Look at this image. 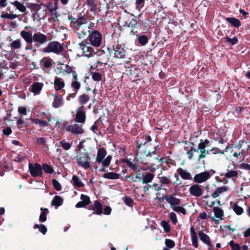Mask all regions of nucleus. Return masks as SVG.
Segmentation results:
<instances>
[{"mask_svg":"<svg viewBox=\"0 0 250 250\" xmlns=\"http://www.w3.org/2000/svg\"><path fill=\"white\" fill-rule=\"evenodd\" d=\"M123 163H125L127 167L131 168L135 171H139L138 165L137 164L133 163L132 162L128 160H124L123 161Z\"/></svg>","mask_w":250,"mask_h":250,"instance_id":"obj_32","label":"nucleus"},{"mask_svg":"<svg viewBox=\"0 0 250 250\" xmlns=\"http://www.w3.org/2000/svg\"><path fill=\"white\" fill-rule=\"evenodd\" d=\"M63 49L62 46L58 42H49L47 45L42 49L44 53H53L56 54L61 53Z\"/></svg>","mask_w":250,"mask_h":250,"instance_id":"obj_4","label":"nucleus"},{"mask_svg":"<svg viewBox=\"0 0 250 250\" xmlns=\"http://www.w3.org/2000/svg\"><path fill=\"white\" fill-rule=\"evenodd\" d=\"M89 100V97L88 95L83 94L80 96L79 98L80 103L83 104L87 103Z\"/></svg>","mask_w":250,"mask_h":250,"instance_id":"obj_47","label":"nucleus"},{"mask_svg":"<svg viewBox=\"0 0 250 250\" xmlns=\"http://www.w3.org/2000/svg\"><path fill=\"white\" fill-rule=\"evenodd\" d=\"M213 211L216 218L220 219V220L223 219L224 211L221 208L218 207H214Z\"/></svg>","mask_w":250,"mask_h":250,"instance_id":"obj_31","label":"nucleus"},{"mask_svg":"<svg viewBox=\"0 0 250 250\" xmlns=\"http://www.w3.org/2000/svg\"><path fill=\"white\" fill-rule=\"evenodd\" d=\"M87 4L90 7L91 11L94 12L97 9L96 5L94 0H87Z\"/></svg>","mask_w":250,"mask_h":250,"instance_id":"obj_41","label":"nucleus"},{"mask_svg":"<svg viewBox=\"0 0 250 250\" xmlns=\"http://www.w3.org/2000/svg\"><path fill=\"white\" fill-rule=\"evenodd\" d=\"M226 21L230 23L234 27H238L241 25L240 21L239 20L234 18L228 17L226 18Z\"/></svg>","mask_w":250,"mask_h":250,"instance_id":"obj_36","label":"nucleus"},{"mask_svg":"<svg viewBox=\"0 0 250 250\" xmlns=\"http://www.w3.org/2000/svg\"><path fill=\"white\" fill-rule=\"evenodd\" d=\"M83 105L76 110L75 121L77 123H84L85 121V112L83 110Z\"/></svg>","mask_w":250,"mask_h":250,"instance_id":"obj_14","label":"nucleus"},{"mask_svg":"<svg viewBox=\"0 0 250 250\" xmlns=\"http://www.w3.org/2000/svg\"><path fill=\"white\" fill-rule=\"evenodd\" d=\"M41 210L42 211V212L40 215L39 221L41 222H44L46 220V215L49 211L47 208H41Z\"/></svg>","mask_w":250,"mask_h":250,"instance_id":"obj_33","label":"nucleus"},{"mask_svg":"<svg viewBox=\"0 0 250 250\" xmlns=\"http://www.w3.org/2000/svg\"><path fill=\"white\" fill-rule=\"evenodd\" d=\"M233 156L234 157H236V158H238L239 157V159H240V161L243 160L244 158V156L243 155L242 152H240L239 153L234 152L233 154Z\"/></svg>","mask_w":250,"mask_h":250,"instance_id":"obj_63","label":"nucleus"},{"mask_svg":"<svg viewBox=\"0 0 250 250\" xmlns=\"http://www.w3.org/2000/svg\"><path fill=\"white\" fill-rule=\"evenodd\" d=\"M138 41L141 44L145 45L148 42V38L145 35H141L138 36Z\"/></svg>","mask_w":250,"mask_h":250,"instance_id":"obj_46","label":"nucleus"},{"mask_svg":"<svg viewBox=\"0 0 250 250\" xmlns=\"http://www.w3.org/2000/svg\"><path fill=\"white\" fill-rule=\"evenodd\" d=\"M103 177L110 180H116L119 178L120 175L115 172H109L104 173Z\"/></svg>","mask_w":250,"mask_h":250,"instance_id":"obj_28","label":"nucleus"},{"mask_svg":"<svg viewBox=\"0 0 250 250\" xmlns=\"http://www.w3.org/2000/svg\"><path fill=\"white\" fill-rule=\"evenodd\" d=\"M169 217L173 224H175L177 223V215L174 212L169 213Z\"/></svg>","mask_w":250,"mask_h":250,"instance_id":"obj_55","label":"nucleus"},{"mask_svg":"<svg viewBox=\"0 0 250 250\" xmlns=\"http://www.w3.org/2000/svg\"><path fill=\"white\" fill-rule=\"evenodd\" d=\"M165 244L168 248H172L175 246V243L173 241L170 239H166L165 240Z\"/></svg>","mask_w":250,"mask_h":250,"instance_id":"obj_57","label":"nucleus"},{"mask_svg":"<svg viewBox=\"0 0 250 250\" xmlns=\"http://www.w3.org/2000/svg\"><path fill=\"white\" fill-rule=\"evenodd\" d=\"M18 112L21 115L26 114V108L24 107H20L18 108Z\"/></svg>","mask_w":250,"mask_h":250,"instance_id":"obj_64","label":"nucleus"},{"mask_svg":"<svg viewBox=\"0 0 250 250\" xmlns=\"http://www.w3.org/2000/svg\"><path fill=\"white\" fill-rule=\"evenodd\" d=\"M33 228L35 229H39V230L43 234H45L47 231V229L46 227L42 224H36L34 226Z\"/></svg>","mask_w":250,"mask_h":250,"instance_id":"obj_43","label":"nucleus"},{"mask_svg":"<svg viewBox=\"0 0 250 250\" xmlns=\"http://www.w3.org/2000/svg\"><path fill=\"white\" fill-rule=\"evenodd\" d=\"M92 78L95 81L99 82L102 80V76L100 73L95 72L92 73Z\"/></svg>","mask_w":250,"mask_h":250,"instance_id":"obj_50","label":"nucleus"},{"mask_svg":"<svg viewBox=\"0 0 250 250\" xmlns=\"http://www.w3.org/2000/svg\"><path fill=\"white\" fill-rule=\"evenodd\" d=\"M63 104L62 96L57 93L54 96V100L52 103V106L55 108H59Z\"/></svg>","mask_w":250,"mask_h":250,"instance_id":"obj_20","label":"nucleus"},{"mask_svg":"<svg viewBox=\"0 0 250 250\" xmlns=\"http://www.w3.org/2000/svg\"><path fill=\"white\" fill-rule=\"evenodd\" d=\"M154 175L151 173H147L146 175L144 176L143 178L142 183L143 184H147L152 181L153 179L154 178Z\"/></svg>","mask_w":250,"mask_h":250,"instance_id":"obj_37","label":"nucleus"},{"mask_svg":"<svg viewBox=\"0 0 250 250\" xmlns=\"http://www.w3.org/2000/svg\"><path fill=\"white\" fill-rule=\"evenodd\" d=\"M42 169L43 171L47 173H52L53 172V169L49 165L46 164H43L42 166Z\"/></svg>","mask_w":250,"mask_h":250,"instance_id":"obj_44","label":"nucleus"},{"mask_svg":"<svg viewBox=\"0 0 250 250\" xmlns=\"http://www.w3.org/2000/svg\"><path fill=\"white\" fill-rule=\"evenodd\" d=\"M166 201L170 205L171 208L175 212L181 213L183 215H186L187 213V210L182 206H180L181 200L172 195L168 194L164 197Z\"/></svg>","mask_w":250,"mask_h":250,"instance_id":"obj_2","label":"nucleus"},{"mask_svg":"<svg viewBox=\"0 0 250 250\" xmlns=\"http://www.w3.org/2000/svg\"><path fill=\"white\" fill-rule=\"evenodd\" d=\"M145 4V0H135L136 9L140 11Z\"/></svg>","mask_w":250,"mask_h":250,"instance_id":"obj_42","label":"nucleus"},{"mask_svg":"<svg viewBox=\"0 0 250 250\" xmlns=\"http://www.w3.org/2000/svg\"><path fill=\"white\" fill-rule=\"evenodd\" d=\"M114 56L117 58L121 59L124 58L125 51L121 44H117L113 46Z\"/></svg>","mask_w":250,"mask_h":250,"instance_id":"obj_15","label":"nucleus"},{"mask_svg":"<svg viewBox=\"0 0 250 250\" xmlns=\"http://www.w3.org/2000/svg\"><path fill=\"white\" fill-rule=\"evenodd\" d=\"M17 17H18V16L16 14H8L7 13H2L0 15L1 18H6V19H10V20H13V19L16 18Z\"/></svg>","mask_w":250,"mask_h":250,"instance_id":"obj_48","label":"nucleus"},{"mask_svg":"<svg viewBox=\"0 0 250 250\" xmlns=\"http://www.w3.org/2000/svg\"><path fill=\"white\" fill-rule=\"evenodd\" d=\"M28 167L30 174L32 176L36 177L41 176L42 175V168L39 164L35 163L33 165L29 163Z\"/></svg>","mask_w":250,"mask_h":250,"instance_id":"obj_10","label":"nucleus"},{"mask_svg":"<svg viewBox=\"0 0 250 250\" xmlns=\"http://www.w3.org/2000/svg\"><path fill=\"white\" fill-rule=\"evenodd\" d=\"M72 183L75 186L81 188L84 186L81 180L76 175H73L72 179Z\"/></svg>","mask_w":250,"mask_h":250,"instance_id":"obj_38","label":"nucleus"},{"mask_svg":"<svg viewBox=\"0 0 250 250\" xmlns=\"http://www.w3.org/2000/svg\"><path fill=\"white\" fill-rule=\"evenodd\" d=\"M207 150L209 151V154H210V152H212L213 154H216L218 153L224 154V151L220 150L219 148L216 147H213L211 149H207Z\"/></svg>","mask_w":250,"mask_h":250,"instance_id":"obj_54","label":"nucleus"},{"mask_svg":"<svg viewBox=\"0 0 250 250\" xmlns=\"http://www.w3.org/2000/svg\"><path fill=\"white\" fill-rule=\"evenodd\" d=\"M54 85L56 91H60L64 87L65 83L62 79L56 77L54 81Z\"/></svg>","mask_w":250,"mask_h":250,"instance_id":"obj_22","label":"nucleus"},{"mask_svg":"<svg viewBox=\"0 0 250 250\" xmlns=\"http://www.w3.org/2000/svg\"><path fill=\"white\" fill-rule=\"evenodd\" d=\"M88 39L90 43L95 47L101 45L102 41L101 33L97 30H92L89 33Z\"/></svg>","mask_w":250,"mask_h":250,"instance_id":"obj_6","label":"nucleus"},{"mask_svg":"<svg viewBox=\"0 0 250 250\" xmlns=\"http://www.w3.org/2000/svg\"><path fill=\"white\" fill-rule=\"evenodd\" d=\"M80 48L83 51V55L84 56L90 57L93 53V49L89 43L86 41H82L79 43Z\"/></svg>","mask_w":250,"mask_h":250,"instance_id":"obj_9","label":"nucleus"},{"mask_svg":"<svg viewBox=\"0 0 250 250\" xmlns=\"http://www.w3.org/2000/svg\"><path fill=\"white\" fill-rule=\"evenodd\" d=\"M53 63V61L48 57H44L40 61V65L43 70L50 68Z\"/></svg>","mask_w":250,"mask_h":250,"instance_id":"obj_17","label":"nucleus"},{"mask_svg":"<svg viewBox=\"0 0 250 250\" xmlns=\"http://www.w3.org/2000/svg\"><path fill=\"white\" fill-rule=\"evenodd\" d=\"M63 203V199L62 197L59 196H55L51 202L52 206H55L58 208L61 206Z\"/></svg>","mask_w":250,"mask_h":250,"instance_id":"obj_29","label":"nucleus"},{"mask_svg":"<svg viewBox=\"0 0 250 250\" xmlns=\"http://www.w3.org/2000/svg\"><path fill=\"white\" fill-rule=\"evenodd\" d=\"M177 172L181 178L184 180H191L192 176L190 173L188 172L186 169H184L182 168L179 167L177 169Z\"/></svg>","mask_w":250,"mask_h":250,"instance_id":"obj_24","label":"nucleus"},{"mask_svg":"<svg viewBox=\"0 0 250 250\" xmlns=\"http://www.w3.org/2000/svg\"><path fill=\"white\" fill-rule=\"evenodd\" d=\"M137 24V21L135 19H132L129 23L128 26L131 28H134Z\"/></svg>","mask_w":250,"mask_h":250,"instance_id":"obj_59","label":"nucleus"},{"mask_svg":"<svg viewBox=\"0 0 250 250\" xmlns=\"http://www.w3.org/2000/svg\"><path fill=\"white\" fill-rule=\"evenodd\" d=\"M210 178L209 171H204L196 174L194 177V181L197 183H202Z\"/></svg>","mask_w":250,"mask_h":250,"instance_id":"obj_12","label":"nucleus"},{"mask_svg":"<svg viewBox=\"0 0 250 250\" xmlns=\"http://www.w3.org/2000/svg\"><path fill=\"white\" fill-rule=\"evenodd\" d=\"M211 145L210 141L206 139L205 140H201L200 143L198 144L197 149L193 147H191L190 149L192 152H198V151L200 152V154L199 155L198 158V161L199 162L204 163V160H202V159L205 158L207 155L209 154V151L206 150V148L208 147Z\"/></svg>","mask_w":250,"mask_h":250,"instance_id":"obj_3","label":"nucleus"},{"mask_svg":"<svg viewBox=\"0 0 250 250\" xmlns=\"http://www.w3.org/2000/svg\"><path fill=\"white\" fill-rule=\"evenodd\" d=\"M12 4L21 12H25L26 9L25 6L19 1H15Z\"/></svg>","mask_w":250,"mask_h":250,"instance_id":"obj_40","label":"nucleus"},{"mask_svg":"<svg viewBox=\"0 0 250 250\" xmlns=\"http://www.w3.org/2000/svg\"><path fill=\"white\" fill-rule=\"evenodd\" d=\"M88 209L89 210H93L94 212L92 214L100 215L103 212V206L98 201H95L93 205H90Z\"/></svg>","mask_w":250,"mask_h":250,"instance_id":"obj_16","label":"nucleus"},{"mask_svg":"<svg viewBox=\"0 0 250 250\" xmlns=\"http://www.w3.org/2000/svg\"><path fill=\"white\" fill-rule=\"evenodd\" d=\"M73 26L74 31L77 37L79 39H83L87 33H90L94 29L95 24L84 14L73 21Z\"/></svg>","mask_w":250,"mask_h":250,"instance_id":"obj_1","label":"nucleus"},{"mask_svg":"<svg viewBox=\"0 0 250 250\" xmlns=\"http://www.w3.org/2000/svg\"><path fill=\"white\" fill-rule=\"evenodd\" d=\"M43 86V83L35 82L31 86L29 90L31 92L33 93L34 96L38 95L41 93Z\"/></svg>","mask_w":250,"mask_h":250,"instance_id":"obj_19","label":"nucleus"},{"mask_svg":"<svg viewBox=\"0 0 250 250\" xmlns=\"http://www.w3.org/2000/svg\"><path fill=\"white\" fill-rule=\"evenodd\" d=\"M230 245L233 250H240L241 249L240 246L238 244L233 243V241L230 242Z\"/></svg>","mask_w":250,"mask_h":250,"instance_id":"obj_62","label":"nucleus"},{"mask_svg":"<svg viewBox=\"0 0 250 250\" xmlns=\"http://www.w3.org/2000/svg\"><path fill=\"white\" fill-rule=\"evenodd\" d=\"M29 28L30 26H25L24 30H22L20 32V36L27 43L32 44L33 42V35L29 32L25 30H27Z\"/></svg>","mask_w":250,"mask_h":250,"instance_id":"obj_13","label":"nucleus"},{"mask_svg":"<svg viewBox=\"0 0 250 250\" xmlns=\"http://www.w3.org/2000/svg\"><path fill=\"white\" fill-rule=\"evenodd\" d=\"M233 210L237 215H241L243 212V209L237 204H234L233 207Z\"/></svg>","mask_w":250,"mask_h":250,"instance_id":"obj_49","label":"nucleus"},{"mask_svg":"<svg viewBox=\"0 0 250 250\" xmlns=\"http://www.w3.org/2000/svg\"><path fill=\"white\" fill-rule=\"evenodd\" d=\"M200 240L202 241L205 244L207 245L208 247L213 246L209 237L205 233L203 230H200L198 233Z\"/></svg>","mask_w":250,"mask_h":250,"instance_id":"obj_21","label":"nucleus"},{"mask_svg":"<svg viewBox=\"0 0 250 250\" xmlns=\"http://www.w3.org/2000/svg\"><path fill=\"white\" fill-rule=\"evenodd\" d=\"M71 87L75 89V92L77 93L80 88L81 84L77 80H73L71 83Z\"/></svg>","mask_w":250,"mask_h":250,"instance_id":"obj_45","label":"nucleus"},{"mask_svg":"<svg viewBox=\"0 0 250 250\" xmlns=\"http://www.w3.org/2000/svg\"><path fill=\"white\" fill-rule=\"evenodd\" d=\"M31 121L35 124L36 125H39L41 127H45L49 125V123L46 121H42L38 118H31Z\"/></svg>","mask_w":250,"mask_h":250,"instance_id":"obj_30","label":"nucleus"},{"mask_svg":"<svg viewBox=\"0 0 250 250\" xmlns=\"http://www.w3.org/2000/svg\"><path fill=\"white\" fill-rule=\"evenodd\" d=\"M81 199L83 204L86 206L88 205L90 203L89 197L84 194H82L81 196Z\"/></svg>","mask_w":250,"mask_h":250,"instance_id":"obj_52","label":"nucleus"},{"mask_svg":"<svg viewBox=\"0 0 250 250\" xmlns=\"http://www.w3.org/2000/svg\"><path fill=\"white\" fill-rule=\"evenodd\" d=\"M150 187L155 189L156 191H159L162 189L163 188L160 184H153L151 186H150Z\"/></svg>","mask_w":250,"mask_h":250,"instance_id":"obj_61","label":"nucleus"},{"mask_svg":"<svg viewBox=\"0 0 250 250\" xmlns=\"http://www.w3.org/2000/svg\"><path fill=\"white\" fill-rule=\"evenodd\" d=\"M189 192L191 195L195 197H200L203 193V191L200 187V186L197 184L191 186L189 188Z\"/></svg>","mask_w":250,"mask_h":250,"instance_id":"obj_18","label":"nucleus"},{"mask_svg":"<svg viewBox=\"0 0 250 250\" xmlns=\"http://www.w3.org/2000/svg\"><path fill=\"white\" fill-rule=\"evenodd\" d=\"M228 188L226 186H223L218 188L212 194L211 196L213 198L218 197L220 194L227 191Z\"/></svg>","mask_w":250,"mask_h":250,"instance_id":"obj_26","label":"nucleus"},{"mask_svg":"<svg viewBox=\"0 0 250 250\" xmlns=\"http://www.w3.org/2000/svg\"><path fill=\"white\" fill-rule=\"evenodd\" d=\"M225 39L227 42L231 43V45H235L238 42L237 38L236 37L231 39L228 37H227Z\"/></svg>","mask_w":250,"mask_h":250,"instance_id":"obj_58","label":"nucleus"},{"mask_svg":"<svg viewBox=\"0 0 250 250\" xmlns=\"http://www.w3.org/2000/svg\"><path fill=\"white\" fill-rule=\"evenodd\" d=\"M238 172L236 170H227V173L225 174V177L227 179L233 178L238 176Z\"/></svg>","mask_w":250,"mask_h":250,"instance_id":"obj_39","label":"nucleus"},{"mask_svg":"<svg viewBox=\"0 0 250 250\" xmlns=\"http://www.w3.org/2000/svg\"><path fill=\"white\" fill-rule=\"evenodd\" d=\"M52 184L55 189L57 191H60L62 189V186L60 183L56 180H52Z\"/></svg>","mask_w":250,"mask_h":250,"instance_id":"obj_53","label":"nucleus"},{"mask_svg":"<svg viewBox=\"0 0 250 250\" xmlns=\"http://www.w3.org/2000/svg\"><path fill=\"white\" fill-rule=\"evenodd\" d=\"M63 126H65V127L66 131L71 132L74 134H81L84 132L83 129V126L81 125L74 124L73 125H67L68 123L67 122L65 121H63Z\"/></svg>","mask_w":250,"mask_h":250,"instance_id":"obj_7","label":"nucleus"},{"mask_svg":"<svg viewBox=\"0 0 250 250\" xmlns=\"http://www.w3.org/2000/svg\"><path fill=\"white\" fill-rule=\"evenodd\" d=\"M124 201L125 203L129 207H132L133 205V200L129 198V197L125 196L124 199Z\"/></svg>","mask_w":250,"mask_h":250,"instance_id":"obj_56","label":"nucleus"},{"mask_svg":"<svg viewBox=\"0 0 250 250\" xmlns=\"http://www.w3.org/2000/svg\"><path fill=\"white\" fill-rule=\"evenodd\" d=\"M48 41L47 36L41 32H37L33 34V42L37 43L35 44L34 47L39 48L40 44H44Z\"/></svg>","mask_w":250,"mask_h":250,"instance_id":"obj_8","label":"nucleus"},{"mask_svg":"<svg viewBox=\"0 0 250 250\" xmlns=\"http://www.w3.org/2000/svg\"><path fill=\"white\" fill-rule=\"evenodd\" d=\"M90 157L89 154L84 153L77 159L78 165L84 168H89L90 166L89 161Z\"/></svg>","mask_w":250,"mask_h":250,"instance_id":"obj_11","label":"nucleus"},{"mask_svg":"<svg viewBox=\"0 0 250 250\" xmlns=\"http://www.w3.org/2000/svg\"><path fill=\"white\" fill-rule=\"evenodd\" d=\"M10 46L12 49H19L21 47V41L20 39H18L14 41L11 44Z\"/></svg>","mask_w":250,"mask_h":250,"instance_id":"obj_34","label":"nucleus"},{"mask_svg":"<svg viewBox=\"0 0 250 250\" xmlns=\"http://www.w3.org/2000/svg\"><path fill=\"white\" fill-rule=\"evenodd\" d=\"M170 175L168 176H161L160 174L158 175V178L159 179V182L162 187L164 186H168L171 183Z\"/></svg>","mask_w":250,"mask_h":250,"instance_id":"obj_25","label":"nucleus"},{"mask_svg":"<svg viewBox=\"0 0 250 250\" xmlns=\"http://www.w3.org/2000/svg\"><path fill=\"white\" fill-rule=\"evenodd\" d=\"M72 144V141L66 142L62 140L60 142V146L65 150H69L71 148Z\"/></svg>","mask_w":250,"mask_h":250,"instance_id":"obj_35","label":"nucleus"},{"mask_svg":"<svg viewBox=\"0 0 250 250\" xmlns=\"http://www.w3.org/2000/svg\"><path fill=\"white\" fill-rule=\"evenodd\" d=\"M157 146H155L153 148V150L152 151H150L148 148L145 151V153L146 154V156L147 158H148L149 157H151L153 156H154V157H153V159L156 160H157L158 159L155 156L156 155V150Z\"/></svg>","mask_w":250,"mask_h":250,"instance_id":"obj_27","label":"nucleus"},{"mask_svg":"<svg viewBox=\"0 0 250 250\" xmlns=\"http://www.w3.org/2000/svg\"><path fill=\"white\" fill-rule=\"evenodd\" d=\"M161 225L163 228L164 230L166 232H169L170 231V228L169 224H168V223L166 221H162L161 222Z\"/></svg>","mask_w":250,"mask_h":250,"instance_id":"obj_51","label":"nucleus"},{"mask_svg":"<svg viewBox=\"0 0 250 250\" xmlns=\"http://www.w3.org/2000/svg\"><path fill=\"white\" fill-rule=\"evenodd\" d=\"M46 139L43 137L38 138L37 140V143L39 145H44L46 143Z\"/></svg>","mask_w":250,"mask_h":250,"instance_id":"obj_60","label":"nucleus"},{"mask_svg":"<svg viewBox=\"0 0 250 250\" xmlns=\"http://www.w3.org/2000/svg\"><path fill=\"white\" fill-rule=\"evenodd\" d=\"M190 233L191 236V240L192 245L195 248L198 247V239L196 232H195L194 227L191 226L190 228Z\"/></svg>","mask_w":250,"mask_h":250,"instance_id":"obj_23","label":"nucleus"},{"mask_svg":"<svg viewBox=\"0 0 250 250\" xmlns=\"http://www.w3.org/2000/svg\"><path fill=\"white\" fill-rule=\"evenodd\" d=\"M106 155V151L103 147L99 148L97 152L96 161L99 163H102L103 166L107 167L110 164L112 157L109 155L104 159Z\"/></svg>","mask_w":250,"mask_h":250,"instance_id":"obj_5","label":"nucleus"}]
</instances>
